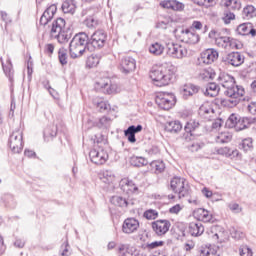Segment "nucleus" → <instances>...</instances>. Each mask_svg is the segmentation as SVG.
Segmentation results:
<instances>
[{
  "mask_svg": "<svg viewBox=\"0 0 256 256\" xmlns=\"http://www.w3.org/2000/svg\"><path fill=\"white\" fill-rule=\"evenodd\" d=\"M242 15L244 19H253L256 17V9L253 5H247L243 8Z\"/></svg>",
  "mask_w": 256,
  "mask_h": 256,
  "instance_id": "38",
  "label": "nucleus"
},
{
  "mask_svg": "<svg viewBox=\"0 0 256 256\" xmlns=\"http://www.w3.org/2000/svg\"><path fill=\"white\" fill-rule=\"evenodd\" d=\"M105 43H107V33L103 30H97L90 38L88 37V45L93 49H103Z\"/></svg>",
  "mask_w": 256,
  "mask_h": 256,
  "instance_id": "8",
  "label": "nucleus"
},
{
  "mask_svg": "<svg viewBox=\"0 0 256 256\" xmlns=\"http://www.w3.org/2000/svg\"><path fill=\"white\" fill-rule=\"evenodd\" d=\"M137 69V62L135 58L131 56H124L120 60V71L124 75H129V73H133Z\"/></svg>",
  "mask_w": 256,
  "mask_h": 256,
  "instance_id": "11",
  "label": "nucleus"
},
{
  "mask_svg": "<svg viewBox=\"0 0 256 256\" xmlns=\"http://www.w3.org/2000/svg\"><path fill=\"white\" fill-rule=\"evenodd\" d=\"M52 39H57L58 43L65 44L69 43V39H71V34L69 32L62 30V32L56 34V36H52Z\"/></svg>",
  "mask_w": 256,
  "mask_h": 256,
  "instance_id": "36",
  "label": "nucleus"
},
{
  "mask_svg": "<svg viewBox=\"0 0 256 256\" xmlns=\"http://www.w3.org/2000/svg\"><path fill=\"white\" fill-rule=\"evenodd\" d=\"M93 104L97 107L100 113H105V111H109V109H111V105H109V102L103 100L102 98L94 99Z\"/></svg>",
  "mask_w": 256,
  "mask_h": 256,
  "instance_id": "33",
  "label": "nucleus"
},
{
  "mask_svg": "<svg viewBox=\"0 0 256 256\" xmlns=\"http://www.w3.org/2000/svg\"><path fill=\"white\" fill-rule=\"evenodd\" d=\"M143 217L148 221H153L159 217V212H157V210L148 209L144 212Z\"/></svg>",
  "mask_w": 256,
  "mask_h": 256,
  "instance_id": "47",
  "label": "nucleus"
},
{
  "mask_svg": "<svg viewBox=\"0 0 256 256\" xmlns=\"http://www.w3.org/2000/svg\"><path fill=\"white\" fill-rule=\"evenodd\" d=\"M181 211H183V206H181L180 204H176L169 208V213H171V215H179Z\"/></svg>",
  "mask_w": 256,
  "mask_h": 256,
  "instance_id": "56",
  "label": "nucleus"
},
{
  "mask_svg": "<svg viewBox=\"0 0 256 256\" xmlns=\"http://www.w3.org/2000/svg\"><path fill=\"white\" fill-rule=\"evenodd\" d=\"M111 125V118L107 116H103L102 118L99 119V122L97 123V127L99 129H107Z\"/></svg>",
  "mask_w": 256,
  "mask_h": 256,
  "instance_id": "49",
  "label": "nucleus"
},
{
  "mask_svg": "<svg viewBox=\"0 0 256 256\" xmlns=\"http://www.w3.org/2000/svg\"><path fill=\"white\" fill-rule=\"evenodd\" d=\"M100 179L102 183H105L106 185H109L111 189L115 188V183L117 181V178L115 177V174L110 170H105L100 174Z\"/></svg>",
  "mask_w": 256,
  "mask_h": 256,
  "instance_id": "21",
  "label": "nucleus"
},
{
  "mask_svg": "<svg viewBox=\"0 0 256 256\" xmlns=\"http://www.w3.org/2000/svg\"><path fill=\"white\" fill-rule=\"evenodd\" d=\"M200 256H219L216 255L215 252L213 250H211L210 247H201L199 250Z\"/></svg>",
  "mask_w": 256,
  "mask_h": 256,
  "instance_id": "52",
  "label": "nucleus"
},
{
  "mask_svg": "<svg viewBox=\"0 0 256 256\" xmlns=\"http://www.w3.org/2000/svg\"><path fill=\"white\" fill-rule=\"evenodd\" d=\"M174 35L178 41H181L182 43L187 42V37L189 35V28L184 27H178L174 30Z\"/></svg>",
  "mask_w": 256,
  "mask_h": 256,
  "instance_id": "29",
  "label": "nucleus"
},
{
  "mask_svg": "<svg viewBox=\"0 0 256 256\" xmlns=\"http://www.w3.org/2000/svg\"><path fill=\"white\" fill-rule=\"evenodd\" d=\"M238 35H251L256 37V29L253 28L252 23H242L237 27Z\"/></svg>",
  "mask_w": 256,
  "mask_h": 256,
  "instance_id": "24",
  "label": "nucleus"
},
{
  "mask_svg": "<svg viewBox=\"0 0 256 256\" xmlns=\"http://www.w3.org/2000/svg\"><path fill=\"white\" fill-rule=\"evenodd\" d=\"M101 61V56L97 54H91L87 60H86V66L89 67V69H93V67H97Z\"/></svg>",
  "mask_w": 256,
  "mask_h": 256,
  "instance_id": "37",
  "label": "nucleus"
},
{
  "mask_svg": "<svg viewBox=\"0 0 256 256\" xmlns=\"http://www.w3.org/2000/svg\"><path fill=\"white\" fill-rule=\"evenodd\" d=\"M85 24L89 28L97 27V25H99V20H97V18H95L94 16H90L86 18Z\"/></svg>",
  "mask_w": 256,
  "mask_h": 256,
  "instance_id": "53",
  "label": "nucleus"
},
{
  "mask_svg": "<svg viewBox=\"0 0 256 256\" xmlns=\"http://www.w3.org/2000/svg\"><path fill=\"white\" fill-rule=\"evenodd\" d=\"M120 187L124 193H127L130 195V193H137L139 191V188L137 187V184L133 182V180H129V178H123L120 181Z\"/></svg>",
  "mask_w": 256,
  "mask_h": 256,
  "instance_id": "18",
  "label": "nucleus"
},
{
  "mask_svg": "<svg viewBox=\"0 0 256 256\" xmlns=\"http://www.w3.org/2000/svg\"><path fill=\"white\" fill-rule=\"evenodd\" d=\"M238 123L239 118H237L235 114H232L226 121V127H228V129H237Z\"/></svg>",
  "mask_w": 256,
  "mask_h": 256,
  "instance_id": "44",
  "label": "nucleus"
},
{
  "mask_svg": "<svg viewBox=\"0 0 256 256\" xmlns=\"http://www.w3.org/2000/svg\"><path fill=\"white\" fill-rule=\"evenodd\" d=\"M62 31H65V19L63 18H57L52 23V28L50 31L51 37L57 36L58 33H61Z\"/></svg>",
  "mask_w": 256,
  "mask_h": 256,
  "instance_id": "26",
  "label": "nucleus"
},
{
  "mask_svg": "<svg viewBox=\"0 0 256 256\" xmlns=\"http://www.w3.org/2000/svg\"><path fill=\"white\" fill-rule=\"evenodd\" d=\"M232 11H239L241 9V1L239 0H233L232 4L230 5V8Z\"/></svg>",
  "mask_w": 256,
  "mask_h": 256,
  "instance_id": "61",
  "label": "nucleus"
},
{
  "mask_svg": "<svg viewBox=\"0 0 256 256\" xmlns=\"http://www.w3.org/2000/svg\"><path fill=\"white\" fill-rule=\"evenodd\" d=\"M215 43L217 47H221V49H239L237 47V43L235 42V39L227 36H221L216 38Z\"/></svg>",
  "mask_w": 256,
  "mask_h": 256,
  "instance_id": "17",
  "label": "nucleus"
},
{
  "mask_svg": "<svg viewBox=\"0 0 256 256\" xmlns=\"http://www.w3.org/2000/svg\"><path fill=\"white\" fill-rule=\"evenodd\" d=\"M199 91H201V86L193 83H186L180 88V94L185 101L197 95Z\"/></svg>",
  "mask_w": 256,
  "mask_h": 256,
  "instance_id": "15",
  "label": "nucleus"
},
{
  "mask_svg": "<svg viewBox=\"0 0 256 256\" xmlns=\"http://www.w3.org/2000/svg\"><path fill=\"white\" fill-rule=\"evenodd\" d=\"M196 215L199 221H203V223H211L213 220V215L204 208H199L196 212Z\"/></svg>",
  "mask_w": 256,
  "mask_h": 256,
  "instance_id": "30",
  "label": "nucleus"
},
{
  "mask_svg": "<svg viewBox=\"0 0 256 256\" xmlns=\"http://www.w3.org/2000/svg\"><path fill=\"white\" fill-rule=\"evenodd\" d=\"M165 245L164 241H154L152 243L147 244L148 249H157V247H163Z\"/></svg>",
  "mask_w": 256,
  "mask_h": 256,
  "instance_id": "58",
  "label": "nucleus"
},
{
  "mask_svg": "<svg viewBox=\"0 0 256 256\" xmlns=\"http://www.w3.org/2000/svg\"><path fill=\"white\" fill-rule=\"evenodd\" d=\"M130 163L133 165V167H145L147 165V160L143 157L139 156H132L130 158Z\"/></svg>",
  "mask_w": 256,
  "mask_h": 256,
  "instance_id": "41",
  "label": "nucleus"
},
{
  "mask_svg": "<svg viewBox=\"0 0 256 256\" xmlns=\"http://www.w3.org/2000/svg\"><path fill=\"white\" fill-rule=\"evenodd\" d=\"M58 59L62 65H67L69 56L67 55V49L60 48L58 51Z\"/></svg>",
  "mask_w": 256,
  "mask_h": 256,
  "instance_id": "45",
  "label": "nucleus"
},
{
  "mask_svg": "<svg viewBox=\"0 0 256 256\" xmlns=\"http://www.w3.org/2000/svg\"><path fill=\"white\" fill-rule=\"evenodd\" d=\"M96 85L105 95H116V93H121V88L116 83H113L111 78H102Z\"/></svg>",
  "mask_w": 256,
  "mask_h": 256,
  "instance_id": "7",
  "label": "nucleus"
},
{
  "mask_svg": "<svg viewBox=\"0 0 256 256\" xmlns=\"http://www.w3.org/2000/svg\"><path fill=\"white\" fill-rule=\"evenodd\" d=\"M188 233L192 237H201V234L205 233V227L201 222H191L188 227Z\"/></svg>",
  "mask_w": 256,
  "mask_h": 256,
  "instance_id": "22",
  "label": "nucleus"
},
{
  "mask_svg": "<svg viewBox=\"0 0 256 256\" xmlns=\"http://www.w3.org/2000/svg\"><path fill=\"white\" fill-rule=\"evenodd\" d=\"M239 251L241 256H253V250L247 245L241 246Z\"/></svg>",
  "mask_w": 256,
  "mask_h": 256,
  "instance_id": "54",
  "label": "nucleus"
},
{
  "mask_svg": "<svg viewBox=\"0 0 256 256\" xmlns=\"http://www.w3.org/2000/svg\"><path fill=\"white\" fill-rule=\"evenodd\" d=\"M186 43L188 45H195L199 43V36L195 31H191V29L188 30V36L186 38Z\"/></svg>",
  "mask_w": 256,
  "mask_h": 256,
  "instance_id": "43",
  "label": "nucleus"
},
{
  "mask_svg": "<svg viewBox=\"0 0 256 256\" xmlns=\"http://www.w3.org/2000/svg\"><path fill=\"white\" fill-rule=\"evenodd\" d=\"M167 55L173 59H183L187 55V48L177 43L167 44Z\"/></svg>",
  "mask_w": 256,
  "mask_h": 256,
  "instance_id": "10",
  "label": "nucleus"
},
{
  "mask_svg": "<svg viewBox=\"0 0 256 256\" xmlns=\"http://www.w3.org/2000/svg\"><path fill=\"white\" fill-rule=\"evenodd\" d=\"M183 129V125L179 121L167 122L165 125V131L168 133H179Z\"/></svg>",
  "mask_w": 256,
  "mask_h": 256,
  "instance_id": "32",
  "label": "nucleus"
},
{
  "mask_svg": "<svg viewBox=\"0 0 256 256\" xmlns=\"http://www.w3.org/2000/svg\"><path fill=\"white\" fill-rule=\"evenodd\" d=\"M76 9H77V2H75V0H66L62 3L63 13H70V15H73Z\"/></svg>",
  "mask_w": 256,
  "mask_h": 256,
  "instance_id": "31",
  "label": "nucleus"
},
{
  "mask_svg": "<svg viewBox=\"0 0 256 256\" xmlns=\"http://www.w3.org/2000/svg\"><path fill=\"white\" fill-rule=\"evenodd\" d=\"M143 131V126L141 124L135 126H129L125 131L124 135L127 137L129 143H136L137 138H135L136 133H141Z\"/></svg>",
  "mask_w": 256,
  "mask_h": 256,
  "instance_id": "20",
  "label": "nucleus"
},
{
  "mask_svg": "<svg viewBox=\"0 0 256 256\" xmlns=\"http://www.w3.org/2000/svg\"><path fill=\"white\" fill-rule=\"evenodd\" d=\"M57 13V5L52 4L50 5L42 14L40 18V25H47L51 19L55 16Z\"/></svg>",
  "mask_w": 256,
  "mask_h": 256,
  "instance_id": "19",
  "label": "nucleus"
},
{
  "mask_svg": "<svg viewBox=\"0 0 256 256\" xmlns=\"http://www.w3.org/2000/svg\"><path fill=\"white\" fill-rule=\"evenodd\" d=\"M199 77L202 79V81H213V79L217 77V73L213 68H206L200 71Z\"/></svg>",
  "mask_w": 256,
  "mask_h": 256,
  "instance_id": "28",
  "label": "nucleus"
},
{
  "mask_svg": "<svg viewBox=\"0 0 256 256\" xmlns=\"http://www.w3.org/2000/svg\"><path fill=\"white\" fill-rule=\"evenodd\" d=\"M151 225L152 230L158 237H163L171 229V222L169 220H156Z\"/></svg>",
  "mask_w": 256,
  "mask_h": 256,
  "instance_id": "13",
  "label": "nucleus"
},
{
  "mask_svg": "<svg viewBox=\"0 0 256 256\" xmlns=\"http://www.w3.org/2000/svg\"><path fill=\"white\" fill-rule=\"evenodd\" d=\"M139 229V220L136 218H126L122 224V233L125 235H131Z\"/></svg>",
  "mask_w": 256,
  "mask_h": 256,
  "instance_id": "16",
  "label": "nucleus"
},
{
  "mask_svg": "<svg viewBox=\"0 0 256 256\" xmlns=\"http://www.w3.org/2000/svg\"><path fill=\"white\" fill-rule=\"evenodd\" d=\"M170 189L173 193L178 195L179 199H184V197H189L191 195V186L185 178L175 176L170 181Z\"/></svg>",
  "mask_w": 256,
  "mask_h": 256,
  "instance_id": "4",
  "label": "nucleus"
},
{
  "mask_svg": "<svg viewBox=\"0 0 256 256\" xmlns=\"http://www.w3.org/2000/svg\"><path fill=\"white\" fill-rule=\"evenodd\" d=\"M164 9H172L173 11H183L185 5L177 0H165L160 3Z\"/></svg>",
  "mask_w": 256,
  "mask_h": 256,
  "instance_id": "23",
  "label": "nucleus"
},
{
  "mask_svg": "<svg viewBox=\"0 0 256 256\" xmlns=\"http://www.w3.org/2000/svg\"><path fill=\"white\" fill-rule=\"evenodd\" d=\"M239 149L245 151V153H247V151H251L253 149V140L251 138L242 140V142L239 144Z\"/></svg>",
  "mask_w": 256,
  "mask_h": 256,
  "instance_id": "42",
  "label": "nucleus"
},
{
  "mask_svg": "<svg viewBox=\"0 0 256 256\" xmlns=\"http://www.w3.org/2000/svg\"><path fill=\"white\" fill-rule=\"evenodd\" d=\"M235 14L230 12L229 10L224 11V16L222 17V21H224L225 25H229L231 21H234Z\"/></svg>",
  "mask_w": 256,
  "mask_h": 256,
  "instance_id": "51",
  "label": "nucleus"
},
{
  "mask_svg": "<svg viewBox=\"0 0 256 256\" xmlns=\"http://www.w3.org/2000/svg\"><path fill=\"white\" fill-rule=\"evenodd\" d=\"M44 135H49L50 137H56L57 136V126H51L50 128L45 129Z\"/></svg>",
  "mask_w": 256,
  "mask_h": 256,
  "instance_id": "57",
  "label": "nucleus"
},
{
  "mask_svg": "<svg viewBox=\"0 0 256 256\" xmlns=\"http://www.w3.org/2000/svg\"><path fill=\"white\" fill-rule=\"evenodd\" d=\"M110 202L112 203V205H115L116 207H121L122 209L127 208V206L129 205V201H127V199L122 196H112Z\"/></svg>",
  "mask_w": 256,
  "mask_h": 256,
  "instance_id": "34",
  "label": "nucleus"
},
{
  "mask_svg": "<svg viewBox=\"0 0 256 256\" xmlns=\"http://www.w3.org/2000/svg\"><path fill=\"white\" fill-rule=\"evenodd\" d=\"M225 65H231L232 67H241L245 63V56L240 52H230L222 58Z\"/></svg>",
  "mask_w": 256,
  "mask_h": 256,
  "instance_id": "9",
  "label": "nucleus"
},
{
  "mask_svg": "<svg viewBox=\"0 0 256 256\" xmlns=\"http://www.w3.org/2000/svg\"><path fill=\"white\" fill-rule=\"evenodd\" d=\"M248 111L249 113H251L252 115H256V102H251L248 105Z\"/></svg>",
  "mask_w": 256,
  "mask_h": 256,
  "instance_id": "63",
  "label": "nucleus"
},
{
  "mask_svg": "<svg viewBox=\"0 0 256 256\" xmlns=\"http://www.w3.org/2000/svg\"><path fill=\"white\" fill-rule=\"evenodd\" d=\"M89 35L85 32H79L70 41L69 52L72 59H79L89 51Z\"/></svg>",
  "mask_w": 256,
  "mask_h": 256,
  "instance_id": "3",
  "label": "nucleus"
},
{
  "mask_svg": "<svg viewBox=\"0 0 256 256\" xmlns=\"http://www.w3.org/2000/svg\"><path fill=\"white\" fill-rule=\"evenodd\" d=\"M233 136L229 132H221L217 137V143H229Z\"/></svg>",
  "mask_w": 256,
  "mask_h": 256,
  "instance_id": "46",
  "label": "nucleus"
},
{
  "mask_svg": "<svg viewBox=\"0 0 256 256\" xmlns=\"http://www.w3.org/2000/svg\"><path fill=\"white\" fill-rule=\"evenodd\" d=\"M202 195H204V197L207 199H211V197H213V191L209 190L207 187H204L202 189Z\"/></svg>",
  "mask_w": 256,
  "mask_h": 256,
  "instance_id": "62",
  "label": "nucleus"
},
{
  "mask_svg": "<svg viewBox=\"0 0 256 256\" xmlns=\"http://www.w3.org/2000/svg\"><path fill=\"white\" fill-rule=\"evenodd\" d=\"M217 59H219V52L213 48H209L200 54L198 61L204 65H212Z\"/></svg>",
  "mask_w": 256,
  "mask_h": 256,
  "instance_id": "14",
  "label": "nucleus"
},
{
  "mask_svg": "<svg viewBox=\"0 0 256 256\" xmlns=\"http://www.w3.org/2000/svg\"><path fill=\"white\" fill-rule=\"evenodd\" d=\"M164 51H165V46L159 42L151 44V46L149 47V52L152 53V55H157V56L163 55Z\"/></svg>",
  "mask_w": 256,
  "mask_h": 256,
  "instance_id": "39",
  "label": "nucleus"
},
{
  "mask_svg": "<svg viewBox=\"0 0 256 256\" xmlns=\"http://www.w3.org/2000/svg\"><path fill=\"white\" fill-rule=\"evenodd\" d=\"M249 123V118H239L236 131H243V129H247V127H249Z\"/></svg>",
  "mask_w": 256,
  "mask_h": 256,
  "instance_id": "50",
  "label": "nucleus"
},
{
  "mask_svg": "<svg viewBox=\"0 0 256 256\" xmlns=\"http://www.w3.org/2000/svg\"><path fill=\"white\" fill-rule=\"evenodd\" d=\"M8 143L12 153H21L23 151V130L18 128L13 131Z\"/></svg>",
  "mask_w": 256,
  "mask_h": 256,
  "instance_id": "6",
  "label": "nucleus"
},
{
  "mask_svg": "<svg viewBox=\"0 0 256 256\" xmlns=\"http://www.w3.org/2000/svg\"><path fill=\"white\" fill-rule=\"evenodd\" d=\"M155 102L160 109L169 111L177 103V98L173 93L161 92L156 96Z\"/></svg>",
  "mask_w": 256,
  "mask_h": 256,
  "instance_id": "5",
  "label": "nucleus"
},
{
  "mask_svg": "<svg viewBox=\"0 0 256 256\" xmlns=\"http://www.w3.org/2000/svg\"><path fill=\"white\" fill-rule=\"evenodd\" d=\"M217 81L224 89H226L224 95L230 98L225 101V105H228V107L239 105V98L245 95V88L235 83V77L227 72H220Z\"/></svg>",
  "mask_w": 256,
  "mask_h": 256,
  "instance_id": "1",
  "label": "nucleus"
},
{
  "mask_svg": "<svg viewBox=\"0 0 256 256\" xmlns=\"http://www.w3.org/2000/svg\"><path fill=\"white\" fill-rule=\"evenodd\" d=\"M221 125H223V120L222 119H216L212 123V129H219L221 127Z\"/></svg>",
  "mask_w": 256,
  "mask_h": 256,
  "instance_id": "64",
  "label": "nucleus"
},
{
  "mask_svg": "<svg viewBox=\"0 0 256 256\" xmlns=\"http://www.w3.org/2000/svg\"><path fill=\"white\" fill-rule=\"evenodd\" d=\"M204 95H206V97H217V95H219V85L216 83H209Z\"/></svg>",
  "mask_w": 256,
  "mask_h": 256,
  "instance_id": "35",
  "label": "nucleus"
},
{
  "mask_svg": "<svg viewBox=\"0 0 256 256\" xmlns=\"http://www.w3.org/2000/svg\"><path fill=\"white\" fill-rule=\"evenodd\" d=\"M151 167L152 169H155L156 174L163 173V171H165V163H163V161H153L151 163Z\"/></svg>",
  "mask_w": 256,
  "mask_h": 256,
  "instance_id": "48",
  "label": "nucleus"
},
{
  "mask_svg": "<svg viewBox=\"0 0 256 256\" xmlns=\"http://www.w3.org/2000/svg\"><path fill=\"white\" fill-rule=\"evenodd\" d=\"M218 155H225L226 157H231V148L223 147L218 149Z\"/></svg>",
  "mask_w": 256,
  "mask_h": 256,
  "instance_id": "60",
  "label": "nucleus"
},
{
  "mask_svg": "<svg viewBox=\"0 0 256 256\" xmlns=\"http://www.w3.org/2000/svg\"><path fill=\"white\" fill-rule=\"evenodd\" d=\"M195 129H199V121L197 120H190L184 126V130L188 135H193V131H195Z\"/></svg>",
  "mask_w": 256,
  "mask_h": 256,
  "instance_id": "40",
  "label": "nucleus"
},
{
  "mask_svg": "<svg viewBox=\"0 0 256 256\" xmlns=\"http://www.w3.org/2000/svg\"><path fill=\"white\" fill-rule=\"evenodd\" d=\"M175 77V66L173 64L164 63L150 73V79L156 87H166Z\"/></svg>",
  "mask_w": 256,
  "mask_h": 256,
  "instance_id": "2",
  "label": "nucleus"
},
{
  "mask_svg": "<svg viewBox=\"0 0 256 256\" xmlns=\"http://www.w3.org/2000/svg\"><path fill=\"white\" fill-rule=\"evenodd\" d=\"M89 157L95 165H105L107 159H109V154L104 149H92L89 153Z\"/></svg>",
  "mask_w": 256,
  "mask_h": 256,
  "instance_id": "12",
  "label": "nucleus"
},
{
  "mask_svg": "<svg viewBox=\"0 0 256 256\" xmlns=\"http://www.w3.org/2000/svg\"><path fill=\"white\" fill-rule=\"evenodd\" d=\"M231 236L233 239H243V237H245V233H243L241 230L233 228L231 230Z\"/></svg>",
  "mask_w": 256,
  "mask_h": 256,
  "instance_id": "55",
  "label": "nucleus"
},
{
  "mask_svg": "<svg viewBox=\"0 0 256 256\" xmlns=\"http://www.w3.org/2000/svg\"><path fill=\"white\" fill-rule=\"evenodd\" d=\"M198 113L200 117L211 120L213 115H215V110L209 104H202L198 110Z\"/></svg>",
  "mask_w": 256,
  "mask_h": 256,
  "instance_id": "27",
  "label": "nucleus"
},
{
  "mask_svg": "<svg viewBox=\"0 0 256 256\" xmlns=\"http://www.w3.org/2000/svg\"><path fill=\"white\" fill-rule=\"evenodd\" d=\"M0 60H1L2 68L6 77H8L10 83L13 84L15 81L14 79L15 71L13 70V63H11V59H8L6 61V64L3 62V58H0Z\"/></svg>",
  "mask_w": 256,
  "mask_h": 256,
  "instance_id": "25",
  "label": "nucleus"
},
{
  "mask_svg": "<svg viewBox=\"0 0 256 256\" xmlns=\"http://www.w3.org/2000/svg\"><path fill=\"white\" fill-rule=\"evenodd\" d=\"M194 3L202 7H211V3H213V0H194Z\"/></svg>",
  "mask_w": 256,
  "mask_h": 256,
  "instance_id": "59",
  "label": "nucleus"
}]
</instances>
